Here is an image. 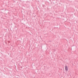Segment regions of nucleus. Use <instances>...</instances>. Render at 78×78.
I'll use <instances>...</instances> for the list:
<instances>
[{"label": "nucleus", "instance_id": "nucleus-1", "mask_svg": "<svg viewBox=\"0 0 78 78\" xmlns=\"http://www.w3.org/2000/svg\"><path fill=\"white\" fill-rule=\"evenodd\" d=\"M65 70H66V71H68V67H67V66H65Z\"/></svg>", "mask_w": 78, "mask_h": 78}]
</instances>
